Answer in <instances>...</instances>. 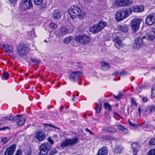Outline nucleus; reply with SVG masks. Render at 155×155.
Here are the masks:
<instances>
[{
	"label": "nucleus",
	"instance_id": "nucleus-1",
	"mask_svg": "<svg viewBox=\"0 0 155 155\" xmlns=\"http://www.w3.org/2000/svg\"><path fill=\"white\" fill-rule=\"evenodd\" d=\"M132 10L129 8L122 9L118 10L116 13L115 17L117 21H120L130 15Z\"/></svg>",
	"mask_w": 155,
	"mask_h": 155
},
{
	"label": "nucleus",
	"instance_id": "nucleus-2",
	"mask_svg": "<svg viewBox=\"0 0 155 155\" xmlns=\"http://www.w3.org/2000/svg\"><path fill=\"white\" fill-rule=\"evenodd\" d=\"M107 23L103 21H100L98 23L93 25L89 28V31L95 34L101 31L104 27L107 26Z\"/></svg>",
	"mask_w": 155,
	"mask_h": 155
},
{
	"label": "nucleus",
	"instance_id": "nucleus-3",
	"mask_svg": "<svg viewBox=\"0 0 155 155\" xmlns=\"http://www.w3.org/2000/svg\"><path fill=\"white\" fill-rule=\"evenodd\" d=\"M68 11L72 19L81 15V10L78 7L73 6L71 7L68 9Z\"/></svg>",
	"mask_w": 155,
	"mask_h": 155
},
{
	"label": "nucleus",
	"instance_id": "nucleus-4",
	"mask_svg": "<svg viewBox=\"0 0 155 155\" xmlns=\"http://www.w3.org/2000/svg\"><path fill=\"white\" fill-rule=\"evenodd\" d=\"M29 48L26 45L21 44L19 45L17 49V52L20 56H24L28 53Z\"/></svg>",
	"mask_w": 155,
	"mask_h": 155
},
{
	"label": "nucleus",
	"instance_id": "nucleus-5",
	"mask_svg": "<svg viewBox=\"0 0 155 155\" xmlns=\"http://www.w3.org/2000/svg\"><path fill=\"white\" fill-rule=\"evenodd\" d=\"M77 42L80 43L83 45H86L90 41L89 37L86 35L78 36L75 38Z\"/></svg>",
	"mask_w": 155,
	"mask_h": 155
},
{
	"label": "nucleus",
	"instance_id": "nucleus-6",
	"mask_svg": "<svg viewBox=\"0 0 155 155\" xmlns=\"http://www.w3.org/2000/svg\"><path fill=\"white\" fill-rule=\"evenodd\" d=\"M51 145L48 143L42 144L40 147V151L39 155H47L48 150L50 149Z\"/></svg>",
	"mask_w": 155,
	"mask_h": 155
},
{
	"label": "nucleus",
	"instance_id": "nucleus-7",
	"mask_svg": "<svg viewBox=\"0 0 155 155\" xmlns=\"http://www.w3.org/2000/svg\"><path fill=\"white\" fill-rule=\"evenodd\" d=\"M78 138L75 137L73 139H67L65 141L62 143L61 146V147H66L75 144L78 142Z\"/></svg>",
	"mask_w": 155,
	"mask_h": 155
},
{
	"label": "nucleus",
	"instance_id": "nucleus-8",
	"mask_svg": "<svg viewBox=\"0 0 155 155\" xmlns=\"http://www.w3.org/2000/svg\"><path fill=\"white\" fill-rule=\"evenodd\" d=\"M132 0H117L115 1L114 5L117 6L127 7L132 3Z\"/></svg>",
	"mask_w": 155,
	"mask_h": 155
},
{
	"label": "nucleus",
	"instance_id": "nucleus-9",
	"mask_svg": "<svg viewBox=\"0 0 155 155\" xmlns=\"http://www.w3.org/2000/svg\"><path fill=\"white\" fill-rule=\"evenodd\" d=\"M141 21V18H135L131 22V28L135 32L137 31L139 28V25Z\"/></svg>",
	"mask_w": 155,
	"mask_h": 155
},
{
	"label": "nucleus",
	"instance_id": "nucleus-10",
	"mask_svg": "<svg viewBox=\"0 0 155 155\" xmlns=\"http://www.w3.org/2000/svg\"><path fill=\"white\" fill-rule=\"evenodd\" d=\"M21 6L24 10L29 9L33 6L31 0H23L21 2Z\"/></svg>",
	"mask_w": 155,
	"mask_h": 155
},
{
	"label": "nucleus",
	"instance_id": "nucleus-11",
	"mask_svg": "<svg viewBox=\"0 0 155 155\" xmlns=\"http://www.w3.org/2000/svg\"><path fill=\"white\" fill-rule=\"evenodd\" d=\"M15 120H16V124L18 126L23 125L26 121L27 117H23L22 115H17L15 116Z\"/></svg>",
	"mask_w": 155,
	"mask_h": 155
},
{
	"label": "nucleus",
	"instance_id": "nucleus-12",
	"mask_svg": "<svg viewBox=\"0 0 155 155\" xmlns=\"http://www.w3.org/2000/svg\"><path fill=\"white\" fill-rule=\"evenodd\" d=\"M82 74L80 71H74L72 72L70 75L69 79L72 81L75 82L77 81L79 77Z\"/></svg>",
	"mask_w": 155,
	"mask_h": 155
},
{
	"label": "nucleus",
	"instance_id": "nucleus-13",
	"mask_svg": "<svg viewBox=\"0 0 155 155\" xmlns=\"http://www.w3.org/2000/svg\"><path fill=\"white\" fill-rule=\"evenodd\" d=\"M155 22V14H150L146 18V23L149 25H151Z\"/></svg>",
	"mask_w": 155,
	"mask_h": 155
},
{
	"label": "nucleus",
	"instance_id": "nucleus-14",
	"mask_svg": "<svg viewBox=\"0 0 155 155\" xmlns=\"http://www.w3.org/2000/svg\"><path fill=\"white\" fill-rule=\"evenodd\" d=\"M16 147V145L15 144L11 145L7 148L3 155H13L15 151Z\"/></svg>",
	"mask_w": 155,
	"mask_h": 155
},
{
	"label": "nucleus",
	"instance_id": "nucleus-15",
	"mask_svg": "<svg viewBox=\"0 0 155 155\" xmlns=\"http://www.w3.org/2000/svg\"><path fill=\"white\" fill-rule=\"evenodd\" d=\"M36 138L39 141H42L46 137L45 133L41 130L37 132L35 134Z\"/></svg>",
	"mask_w": 155,
	"mask_h": 155
},
{
	"label": "nucleus",
	"instance_id": "nucleus-16",
	"mask_svg": "<svg viewBox=\"0 0 155 155\" xmlns=\"http://www.w3.org/2000/svg\"><path fill=\"white\" fill-rule=\"evenodd\" d=\"M131 147L133 155H137L140 148L139 144L136 143H133L131 144Z\"/></svg>",
	"mask_w": 155,
	"mask_h": 155
},
{
	"label": "nucleus",
	"instance_id": "nucleus-17",
	"mask_svg": "<svg viewBox=\"0 0 155 155\" xmlns=\"http://www.w3.org/2000/svg\"><path fill=\"white\" fill-rule=\"evenodd\" d=\"M2 48L5 52L7 53H11L13 51V47L8 44H3L2 45Z\"/></svg>",
	"mask_w": 155,
	"mask_h": 155
},
{
	"label": "nucleus",
	"instance_id": "nucleus-18",
	"mask_svg": "<svg viewBox=\"0 0 155 155\" xmlns=\"http://www.w3.org/2000/svg\"><path fill=\"white\" fill-rule=\"evenodd\" d=\"M143 39V38L139 37L136 39L134 42V45L136 48H139L143 45L144 42Z\"/></svg>",
	"mask_w": 155,
	"mask_h": 155
},
{
	"label": "nucleus",
	"instance_id": "nucleus-19",
	"mask_svg": "<svg viewBox=\"0 0 155 155\" xmlns=\"http://www.w3.org/2000/svg\"><path fill=\"white\" fill-rule=\"evenodd\" d=\"M58 31V36L59 37H62L68 33L69 30L66 28H60Z\"/></svg>",
	"mask_w": 155,
	"mask_h": 155
},
{
	"label": "nucleus",
	"instance_id": "nucleus-20",
	"mask_svg": "<svg viewBox=\"0 0 155 155\" xmlns=\"http://www.w3.org/2000/svg\"><path fill=\"white\" fill-rule=\"evenodd\" d=\"M107 152V148L106 147H103L98 150L96 155H106Z\"/></svg>",
	"mask_w": 155,
	"mask_h": 155
},
{
	"label": "nucleus",
	"instance_id": "nucleus-21",
	"mask_svg": "<svg viewBox=\"0 0 155 155\" xmlns=\"http://www.w3.org/2000/svg\"><path fill=\"white\" fill-rule=\"evenodd\" d=\"M132 8V11H133L135 12H141L143 11L144 9V7L143 6H133Z\"/></svg>",
	"mask_w": 155,
	"mask_h": 155
},
{
	"label": "nucleus",
	"instance_id": "nucleus-22",
	"mask_svg": "<svg viewBox=\"0 0 155 155\" xmlns=\"http://www.w3.org/2000/svg\"><path fill=\"white\" fill-rule=\"evenodd\" d=\"M53 16L54 19H59L61 16V14L60 10L58 9L54 10V12Z\"/></svg>",
	"mask_w": 155,
	"mask_h": 155
},
{
	"label": "nucleus",
	"instance_id": "nucleus-23",
	"mask_svg": "<svg viewBox=\"0 0 155 155\" xmlns=\"http://www.w3.org/2000/svg\"><path fill=\"white\" fill-rule=\"evenodd\" d=\"M123 149V148L121 145H117L115 147L113 151L116 154H120Z\"/></svg>",
	"mask_w": 155,
	"mask_h": 155
},
{
	"label": "nucleus",
	"instance_id": "nucleus-24",
	"mask_svg": "<svg viewBox=\"0 0 155 155\" xmlns=\"http://www.w3.org/2000/svg\"><path fill=\"white\" fill-rule=\"evenodd\" d=\"M98 104H96L97 107L96 108V113L97 114L99 113L101 109V103L100 100H99L98 101Z\"/></svg>",
	"mask_w": 155,
	"mask_h": 155
},
{
	"label": "nucleus",
	"instance_id": "nucleus-25",
	"mask_svg": "<svg viewBox=\"0 0 155 155\" xmlns=\"http://www.w3.org/2000/svg\"><path fill=\"white\" fill-rule=\"evenodd\" d=\"M143 39H145L146 40H147L153 41L155 39V37L153 35H148L146 37L143 36Z\"/></svg>",
	"mask_w": 155,
	"mask_h": 155
},
{
	"label": "nucleus",
	"instance_id": "nucleus-26",
	"mask_svg": "<svg viewBox=\"0 0 155 155\" xmlns=\"http://www.w3.org/2000/svg\"><path fill=\"white\" fill-rule=\"evenodd\" d=\"M105 131H107L111 133H114L116 132V130L113 128L106 127L103 129Z\"/></svg>",
	"mask_w": 155,
	"mask_h": 155
},
{
	"label": "nucleus",
	"instance_id": "nucleus-27",
	"mask_svg": "<svg viewBox=\"0 0 155 155\" xmlns=\"http://www.w3.org/2000/svg\"><path fill=\"white\" fill-rule=\"evenodd\" d=\"M5 119V120H15V116L14 117L12 114H10V115H9L8 116L4 117L3 120H4V121L5 120L4 119Z\"/></svg>",
	"mask_w": 155,
	"mask_h": 155
},
{
	"label": "nucleus",
	"instance_id": "nucleus-28",
	"mask_svg": "<svg viewBox=\"0 0 155 155\" xmlns=\"http://www.w3.org/2000/svg\"><path fill=\"white\" fill-rule=\"evenodd\" d=\"M101 64L102 68L104 70H107L110 67V65L109 63L102 62L101 63Z\"/></svg>",
	"mask_w": 155,
	"mask_h": 155
},
{
	"label": "nucleus",
	"instance_id": "nucleus-29",
	"mask_svg": "<svg viewBox=\"0 0 155 155\" xmlns=\"http://www.w3.org/2000/svg\"><path fill=\"white\" fill-rule=\"evenodd\" d=\"M117 128L118 130L123 131L125 133H127L128 132V130L122 126L121 125H118L117 126Z\"/></svg>",
	"mask_w": 155,
	"mask_h": 155
},
{
	"label": "nucleus",
	"instance_id": "nucleus-30",
	"mask_svg": "<svg viewBox=\"0 0 155 155\" xmlns=\"http://www.w3.org/2000/svg\"><path fill=\"white\" fill-rule=\"evenodd\" d=\"M114 42L115 43L116 46L117 45L120 47H123L124 46V45L122 42L121 40L120 39L114 41Z\"/></svg>",
	"mask_w": 155,
	"mask_h": 155
},
{
	"label": "nucleus",
	"instance_id": "nucleus-31",
	"mask_svg": "<svg viewBox=\"0 0 155 155\" xmlns=\"http://www.w3.org/2000/svg\"><path fill=\"white\" fill-rule=\"evenodd\" d=\"M119 34L118 33H114L113 34L112 37L114 41V42L119 39L118 35Z\"/></svg>",
	"mask_w": 155,
	"mask_h": 155
},
{
	"label": "nucleus",
	"instance_id": "nucleus-32",
	"mask_svg": "<svg viewBox=\"0 0 155 155\" xmlns=\"http://www.w3.org/2000/svg\"><path fill=\"white\" fill-rule=\"evenodd\" d=\"M72 39L71 36H69L65 38L64 40V42L66 44L70 43Z\"/></svg>",
	"mask_w": 155,
	"mask_h": 155
},
{
	"label": "nucleus",
	"instance_id": "nucleus-33",
	"mask_svg": "<svg viewBox=\"0 0 155 155\" xmlns=\"http://www.w3.org/2000/svg\"><path fill=\"white\" fill-rule=\"evenodd\" d=\"M104 105L105 108L108 110L110 111L112 110L110 104L106 103H104Z\"/></svg>",
	"mask_w": 155,
	"mask_h": 155
},
{
	"label": "nucleus",
	"instance_id": "nucleus-34",
	"mask_svg": "<svg viewBox=\"0 0 155 155\" xmlns=\"http://www.w3.org/2000/svg\"><path fill=\"white\" fill-rule=\"evenodd\" d=\"M30 59L32 62L36 63L38 64L41 62L40 60L36 58H31Z\"/></svg>",
	"mask_w": 155,
	"mask_h": 155
},
{
	"label": "nucleus",
	"instance_id": "nucleus-35",
	"mask_svg": "<svg viewBox=\"0 0 155 155\" xmlns=\"http://www.w3.org/2000/svg\"><path fill=\"white\" fill-rule=\"evenodd\" d=\"M28 37L30 38H33L36 37V34L34 31H31L28 33Z\"/></svg>",
	"mask_w": 155,
	"mask_h": 155
},
{
	"label": "nucleus",
	"instance_id": "nucleus-36",
	"mask_svg": "<svg viewBox=\"0 0 155 155\" xmlns=\"http://www.w3.org/2000/svg\"><path fill=\"white\" fill-rule=\"evenodd\" d=\"M120 28L121 30L124 32H126L128 31V28L126 26H121L120 27Z\"/></svg>",
	"mask_w": 155,
	"mask_h": 155
},
{
	"label": "nucleus",
	"instance_id": "nucleus-37",
	"mask_svg": "<svg viewBox=\"0 0 155 155\" xmlns=\"http://www.w3.org/2000/svg\"><path fill=\"white\" fill-rule=\"evenodd\" d=\"M3 76L4 80H7L8 79L9 77V74L7 72H3Z\"/></svg>",
	"mask_w": 155,
	"mask_h": 155
},
{
	"label": "nucleus",
	"instance_id": "nucleus-38",
	"mask_svg": "<svg viewBox=\"0 0 155 155\" xmlns=\"http://www.w3.org/2000/svg\"><path fill=\"white\" fill-rule=\"evenodd\" d=\"M149 144L151 145H155V138H152L149 141Z\"/></svg>",
	"mask_w": 155,
	"mask_h": 155
},
{
	"label": "nucleus",
	"instance_id": "nucleus-39",
	"mask_svg": "<svg viewBox=\"0 0 155 155\" xmlns=\"http://www.w3.org/2000/svg\"><path fill=\"white\" fill-rule=\"evenodd\" d=\"M34 3L38 5H40L42 3L43 0H34Z\"/></svg>",
	"mask_w": 155,
	"mask_h": 155
},
{
	"label": "nucleus",
	"instance_id": "nucleus-40",
	"mask_svg": "<svg viewBox=\"0 0 155 155\" xmlns=\"http://www.w3.org/2000/svg\"><path fill=\"white\" fill-rule=\"evenodd\" d=\"M57 153V150L55 149H53L50 151L49 155H54Z\"/></svg>",
	"mask_w": 155,
	"mask_h": 155
},
{
	"label": "nucleus",
	"instance_id": "nucleus-41",
	"mask_svg": "<svg viewBox=\"0 0 155 155\" xmlns=\"http://www.w3.org/2000/svg\"><path fill=\"white\" fill-rule=\"evenodd\" d=\"M1 141L4 144H5L9 140L7 137H4L2 138Z\"/></svg>",
	"mask_w": 155,
	"mask_h": 155
},
{
	"label": "nucleus",
	"instance_id": "nucleus-42",
	"mask_svg": "<svg viewBox=\"0 0 155 155\" xmlns=\"http://www.w3.org/2000/svg\"><path fill=\"white\" fill-rule=\"evenodd\" d=\"M49 26L50 28L55 29L56 28L57 26L56 24L53 23H50L49 25Z\"/></svg>",
	"mask_w": 155,
	"mask_h": 155
},
{
	"label": "nucleus",
	"instance_id": "nucleus-43",
	"mask_svg": "<svg viewBox=\"0 0 155 155\" xmlns=\"http://www.w3.org/2000/svg\"><path fill=\"white\" fill-rule=\"evenodd\" d=\"M147 155H155V149L149 150Z\"/></svg>",
	"mask_w": 155,
	"mask_h": 155
},
{
	"label": "nucleus",
	"instance_id": "nucleus-44",
	"mask_svg": "<svg viewBox=\"0 0 155 155\" xmlns=\"http://www.w3.org/2000/svg\"><path fill=\"white\" fill-rule=\"evenodd\" d=\"M101 138L106 140H109L111 139L110 137L108 135L103 136L101 137Z\"/></svg>",
	"mask_w": 155,
	"mask_h": 155
},
{
	"label": "nucleus",
	"instance_id": "nucleus-45",
	"mask_svg": "<svg viewBox=\"0 0 155 155\" xmlns=\"http://www.w3.org/2000/svg\"><path fill=\"white\" fill-rule=\"evenodd\" d=\"M149 111L150 113L152 112H155V106L154 105L151 106L150 107Z\"/></svg>",
	"mask_w": 155,
	"mask_h": 155
},
{
	"label": "nucleus",
	"instance_id": "nucleus-46",
	"mask_svg": "<svg viewBox=\"0 0 155 155\" xmlns=\"http://www.w3.org/2000/svg\"><path fill=\"white\" fill-rule=\"evenodd\" d=\"M114 97L116 99L119 100L120 99L122 96V94L120 93L117 96H116L114 95H113Z\"/></svg>",
	"mask_w": 155,
	"mask_h": 155
},
{
	"label": "nucleus",
	"instance_id": "nucleus-47",
	"mask_svg": "<svg viewBox=\"0 0 155 155\" xmlns=\"http://www.w3.org/2000/svg\"><path fill=\"white\" fill-rule=\"evenodd\" d=\"M151 96L153 97H155V87L151 90Z\"/></svg>",
	"mask_w": 155,
	"mask_h": 155
},
{
	"label": "nucleus",
	"instance_id": "nucleus-48",
	"mask_svg": "<svg viewBox=\"0 0 155 155\" xmlns=\"http://www.w3.org/2000/svg\"><path fill=\"white\" fill-rule=\"evenodd\" d=\"M131 102L133 105H134L135 106H137V104L136 102L135 99L134 98H132L131 99Z\"/></svg>",
	"mask_w": 155,
	"mask_h": 155
},
{
	"label": "nucleus",
	"instance_id": "nucleus-49",
	"mask_svg": "<svg viewBox=\"0 0 155 155\" xmlns=\"http://www.w3.org/2000/svg\"><path fill=\"white\" fill-rule=\"evenodd\" d=\"M22 151L21 150H17L15 155H22Z\"/></svg>",
	"mask_w": 155,
	"mask_h": 155
},
{
	"label": "nucleus",
	"instance_id": "nucleus-50",
	"mask_svg": "<svg viewBox=\"0 0 155 155\" xmlns=\"http://www.w3.org/2000/svg\"><path fill=\"white\" fill-rule=\"evenodd\" d=\"M85 130L88 132L91 135H94V134L90 131L88 128H86L85 129Z\"/></svg>",
	"mask_w": 155,
	"mask_h": 155
},
{
	"label": "nucleus",
	"instance_id": "nucleus-51",
	"mask_svg": "<svg viewBox=\"0 0 155 155\" xmlns=\"http://www.w3.org/2000/svg\"><path fill=\"white\" fill-rule=\"evenodd\" d=\"M48 141L51 144V145H53L54 144V141L53 140H51V139L50 137H49L48 139Z\"/></svg>",
	"mask_w": 155,
	"mask_h": 155
},
{
	"label": "nucleus",
	"instance_id": "nucleus-52",
	"mask_svg": "<svg viewBox=\"0 0 155 155\" xmlns=\"http://www.w3.org/2000/svg\"><path fill=\"white\" fill-rule=\"evenodd\" d=\"M127 74V73L125 71H123L119 73V74L120 76H123Z\"/></svg>",
	"mask_w": 155,
	"mask_h": 155
},
{
	"label": "nucleus",
	"instance_id": "nucleus-53",
	"mask_svg": "<svg viewBox=\"0 0 155 155\" xmlns=\"http://www.w3.org/2000/svg\"><path fill=\"white\" fill-rule=\"evenodd\" d=\"M44 125L45 126H48L50 127H53L54 128H57V127L53 126L51 124H44Z\"/></svg>",
	"mask_w": 155,
	"mask_h": 155
},
{
	"label": "nucleus",
	"instance_id": "nucleus-54",
	"mask_svg": "<svg viewBox=\"0 0 155 155\" xmlns=\"http://www.w3.org/2000/svg\"><path fill=\"white\" fill-rule=\"evenodd\" d=\"M128 122L130 126L134 127L135 126V124H133L130 121V119L128 120Z\"/></svg>",
	"mask_w": 155,
	"mask_h": 155
},
{
	"label": "nucleus",
	"instance_id": "nucleus-55",
	"mask_svg": "<svg viewBox=\"0 0 155 155\" xmlns=\"http://www.w3.org/2000/svg\"><path fill=\"white\" fill-rule=\"evenodd\" d=\"M142 101L144 102H147V98L146 97L142 98Z\"/></svg>",
	"mask_w": 155,
	"mask_h": 155
},
{
	"label": "nucleus",
	"instance_id": "nucleus-56",
	"mask_svg": "<svg viewBox=\"0 0 155 155\" xmlns=\"http://www.w3.org/2000/svg\"><path fill=\"white\" fill-rule=\"evenodd\" d=\"M70 124L74 125L76 124V122L74 121H71L70 122Z\"/></svg>",
	"mask_w": 155,
	"mask_h": 155
},
{
	"label": "nucleus",
	"instance_id": "nucleus-57",
	"mask_svg": "<svg viewBox=\"0 0 155 155\" xmlns=\"http://www.w3.org/2000/svg\"><path fill=\"white\" fill-rule=\"evenodd\" d=\"M120 72H118L117 71H116L115 72V73L113 74L112 75L114 76H116L117 75L119 74Z\"/></svg>",
	"mask_w": 155,
	"mask_h": 155
},
{
	"label": "nucleus",
	"instance_id": "nucleus-58",
	"mask_svg": "<svg viewBox=\"0 0 155 155\" xmlns=\"http://www.w3.org/2000/svg\"><path fill=\"white\" fill-rule=\"evenodd\" d=\"M114 114L115 115H116L117 116H118V117L122 118L121 117L120 115V114H117L116 112H114Z\"/></svg>",
	"mask_w": 155,
	"mask_h": 155
},
{
	"label": "nucleus",
	"instance_id": "nucleus-59",
	"mask_svg": "<svg viewBox=\"0 0 155 155\" xmlns=\"http://www.w3.org/2000/svg\"><path fill=\"white\" fill-rule=\"evenodd\" d=\"M9 2L12 3H14L16 2L17 0H9Z\"/></svg>",
	"mask_w": 155,
	"mask_h": 155
},
{
	"label": "nucleus",
	"instance_id": "nucleus-60",
	"mask_svg": "<svg viewBox=\"0 0 155 155\" xmlns=\"http://www.w3.org/2000/svg\"><path fill=\"white\" fill-rule=\"evenodd\" d=\"M8 127H2V128H0V130H5L6 129H7Z\"/></svg>",
	"mask_w": 155,
	"mask_h": 155
},
{
	"label": "nucleus",
	"instance_id": "nucleus-61",
	"mask_svg": "<svg viewBox=\"0 0 155 155\" xmlns=\"http://www.w3.org/2000/svg\"><path fill=\"white\" fill-rule=\"evenodd\" d=\"M138 111L139 113L140 114V111H141V109L140 107H139L138 109Z\"/></svg>",
	"mask_w": 155,
	"mask_h": 155
},
{
	"label": "nucleus",
	"instance_id": "nucleus-62",
	"mask_svg": "<svg viewBox=\"0 0 155 155\" xmlns=\"http://www.w3.org/2000/svg\"><path fill=\"white\" fill-rule=\"evenodd\" d=\"M83 0L84 2H91L92 0Z\"/></svg>",
	"mask_w": 155,
	"mask_h": 155
},
{
	"label": "nucleus",
	"instance_id": "nucleus-63",
	"mask_svg": "<svg viewBox=\"0 0 155 155\" xmlns=\"http://www.w3.org/2000/svg\"><path fill=\"white\" fill-rule=\"evenodd\" d=\"M129 107H128L127 108V115H128L129 114Z\"/></svg>",
	"mask_w": 155,
	"mask_h": 155
},
{
	"label": "nucleus",
	"instance_id": "nucleus-64",
	"mask_svg": "<svg viewBox=\"0 0 155 155\" xmlns=\"http://www.w3.org/2000/svg\"><path fill=\"white\" fill-rule=\"evenodd\" d=\"M75 95H73L72 98V101H74V98H75Z\"/></svg>",
	"mask_w": 155,
	"mask_h": 155
}]
</instances>
